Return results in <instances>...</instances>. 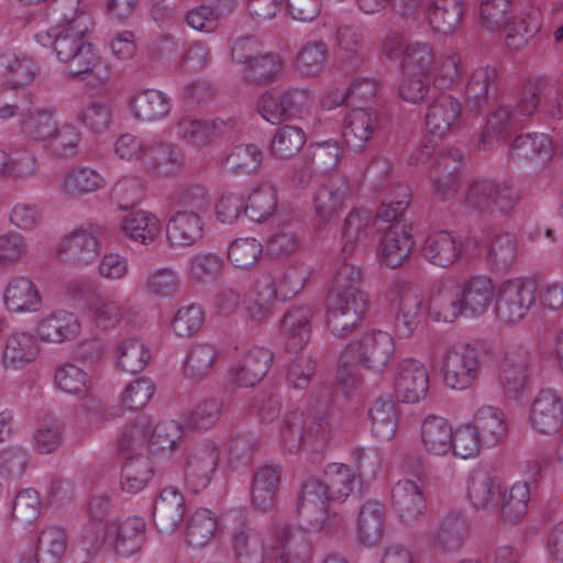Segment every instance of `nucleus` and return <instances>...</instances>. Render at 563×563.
I'll use <instances>...</instances> for the list:
<instances>
[{
    "mask_svg": "<svg viewBox=\"0 0 563 563\" xmlns=\"http://www.w3.org/2000/svg\"><path fill=\"white\" fill-rule=\"evenodd\" d=\"M462 112L461 102L444 92L432 95L426 113V124L432 135L445 136L457 124Z\"/></svg>",
    "mask_w": 563,
    "mask_h": 563,
    "instance_id": "aec40b11",
    "label": "nucleus"
},
{
    "mask_svg": "<svg viewBox=\"0 0 563 563\" xmlns=\"http://www.w3.org/2000/svg\"><path fill=\"white\" fill-rule=\"evenodd\" d=\"M468 532L466 516L461 510H449L438 521L434 544L443 552L456 551L464 544Z\"/></svg>",
    "mask_w": 563,
    "mask_h": 563,
    "instance_id": "a878e982",
    "label": "nucleus"
},
{
    "mask_svg": "<svg viewBox=\"0 0 563 563\" xmlns=\"http://www.w3.org/2000/svg\"><path fill=\"white\" fill-rule=\"evenodd\" d=\"M410 189L407 185L398 184L382 201V205L375 216L386 223L406 222L404 219L405 211L410 202ZM376 220H374L375 222Z\"/></svg>",
    "mask_w": 563,
    "mask_h": 563,
    "instance_id": "69168bd1",
    "label": "nucleus"
},
{
    "mask_svg": "<svg viewBox=\"0 0 563 563\" xmlns=\"http://www.w3.org/2000/svg\"><path fill=\"white\" fill-rule=\"evenodd\" d=\"M372 433L382 440H390L396 433L397 416L391 399L377 398L368 410Z\"/></svg>",
    "mask_w": 563,
    "mask_h": 563,
    "instance_id": "6e6d98bb",
    "label": "nucleus"
},
{
    "mask_svg": "<svg viewBox=\"0 0 563 563\" xmlns=\"http://www.w3.org/2000/svg\"><path fill=\"white\" fill-rule=\"evenodd\" d=\"M540 102V92L536 88L526 87L520 100L512 109L498 108L493 111L481 134L479 146L488 150L494 143L510 136L519 124L534 113Z\"/></svg>",
    "mask_w": 563,
    "mask_h": 563,
    "instance_id": "7ed1b4c3",
    "label": "nucleus"
},
{
    "mask_svg": "<svg viewBox=\"0 0 563 563\" xmlns=\"http://www.w3.org/2000/svg\"><path fill=\"white\" fill-rule=\"evenodd\" d=\"M284 62L278 54H258L244 67V79L253 84H269L282 75Z\"/></svg>",
    "mask_w": 563,
    "mask_h": 563,
    "instance_id": "5fc2aeb1",
    "label": "nucleus"
},
{
    "mask_svg": "<svg viewBox=\"0 0 563 563\" xmlns=\"http://www.w3.org/2000/svg\"><path fill=\"white\" fill-rule=\"evenodd\" d=\"M357 354L358 363L367 369L382 373L395 354L394 338L377 330L365 333L360 341L350 343L342 353V361Z\"/></svg>",
    "mask_w": 563,
    "mask_h": 563,
    "instance_id": "1a4fd4ad",
    "label": "nucleus"
},
{
    "mask_svg": "<svg viewBox=\"0 0 563 563\" xmlns=\"http://www.w3.org/2000/svg\"><path fill=\"white\" fill-rule=\"evenodd\" d=\"M530 352L521 345L509 346L499 364L498 379L504 395L518 399L529 388Z\"/></svg>",
    "mask_w": 563,
    "mask_h": 563,
    "instance_id": "9b49d317",
    "label": "nucleus"
},
{
    "mask_svg": "<svg viewBox=\"0 0 563 563\" xmlns=\"http://www.w3.org/2000/svg\"><path fill=\"white\" fill-rule=\"evenodd\" d=\"M306 424L307 418L301 410L286 413L280 427V444L286 452L292 454L303 448Z\"/></svg>",
    "mask_w": 563,
    "mask_h": 563,
    "instance_id": "052dcab7",
    "label": "nucleus"
},
{
    "mask_svg": "<svg viewBox=\"0 0 563 563\" xmlns=\"http://www.w3.org/2000/svg\"><path fill=\"white\" fill-rule=\"evenodd\" d=\"M517 258V241L509 233L496 235L488 246V262L494 269L508 271Z\"/></svg>",
    "mask_w": 563,
    "mask_h": 563,
    "instance_id": "774afa93",
    "label": "nucleus"
},
{
    "mask_svg": "<svg viewBox=\"0 0 563 563\" xmlns=\"http://www.w3.org/2000/svg\"><path fill=\"white\" fill-rule=\"evenodd\" d=\"M367 296L344 294L329 296L327 303V328L336 338L352 334L366 312Z\"/></svg>",
    "mask_w": 563,
    "mask_h": 563,
    "instance_id": "423d86ee",
    "label": "nucleus"
},
{
    "mask_svg": "<svg viewBox=\"0 0 563 563\" xmlns=\"http://www.w3.org/2000/svg\"><path fill=\"white\" fill-rule=\"evenodd\" d=\"M357 527L360 542L376 545L384 534V506L375 500L366 501L360 509Z\"/></svg>",
    "mask_w": 563,
    "mask_h": 563,
    "instance_id": "ea45409f",
    "label": "nucleus"
},
{
    "mask_svg": "<svg viewBox=\"0 0 563 563\" xmlns=\"http://www.w3.org/2000/svg\"><path fill=\"white\" fill-rule=\"evenodd\" d=\"M434 63V53L428 43H411L402 49L404 75L428 76Z\"/></svg>",
    "mask_w": 563,
    "mask_h": 563,
    "instance_id": "4d7b16f0",
    "label": "nucleus"
},
{
    "mask_svg": "<svg viewBox=\"0 0 563 563\" xmlns=\"http://www.w3.org/2000/svg\"><path fill=\"white\" fill-rule=\"evenodd\" d=\"M317 309L312 305L291 306L280 320V333L290 353L301 351L311 339L312 319Z\"/></svg>",
    "mask_w": 563,
    "mask_h": 563,
    "instance_id": "4468645a",
    "label": "nucleus"
},
{
    "mask_svg": "<svg viewBox=\"0 0 563 563\" xmlns=\"http://www.w3.org/2000/svg\"><path fill=\"white\" fill-rule=\"evenodd\" d=\"M54 111L48 109L36 110L24 114L21 120V132L30 140L47 143L49 136L56 131Z\"/></svg>",
    "mask_w": 563,
    "mask_h": 563,
    "instance_id": "bf43d9fd",
    "label": "nucleus"
},
{
    "mask_svg": "<svg viewBox=\"0 0 563 563\" xmlns=\"http://www.w3.org/2000/svg\"><path fill=\"white\" fill-rule=\"evenodd\" d=\"M280 473L279 465H263L255 472L252 482V504L258 511L267 512L273 509Z\"/></svg>",
    "mask_w": 563,
    "mask_h": 563,
    "instance_id": "7c9ffc66",
    "label": "nucleus"
},
{
    "mask_svg": "<svg viewBox=\"0 0 563 563\" xmlns=\"http://www.w3.org/2000/svg\"><path fill=\"white\" fill-rule=\"evenodd\" d=\"M67 548V536L59 527L44 528L35 547L36 563H59Z\"/></svg>",
    "mask_w": 563,
    "mask_h": 563,
    "instance_id": "de8ad7c7",
    "label": "nucleus"
},
{
    "mask_svg": "<svg viewBox=\"0 0 563 563\" xmlns=\"http://www.w3.org/2000/svg\"><path fill=\"white\" fill-rule=\"evenodd\" d=\"M40 352L35 336L29 333H15L7 339L3 349L5 367L21 368L33 362Z\"/></svg>",
    "mask_w": 563,
    "mask_h": 563,
    "instance_id": "c03bdc74",
    "label": "nucleus"
},
{
    "mask_svg": "<svg viewBox=\"0 0 563 563\" xmlns=\"http://www.w3.org/2000/svg\"><path fill=\"white\" fill-rule=\"evenodd\" d=\"M422 298L412 287H401L395 305L394 328L399 338H410L421 322Z\"/></svg>",
    "mask_w": 563,
    "mask_h": 563,
    "instance_id": "5701e85b",
    "label": "nucleus"
},
{
    "mask_svg": "<svg viewBox=\"0 0 563 563\" xmlns=\"http://www.w3.org/2000/svg\"><path fill=\"white\" fill-rule=\"evenodd\" d=\"M406 222H394L384 230L378 245L380 262L390 268L399 267L410 255L415 242Z\"/></svg>",
    "mask_w": 563,
    "mask_h": 563,
    "instance_id": "f3484780",
    "label": "nucleus"
},
{
    "mask_svg": "<svg viewBox=\"0 0 563 563\" xmlns=\"http://www.w3.org/2000/svg\"><path fill=\"white\" fill-rule=\"evenodd\" d=\"M263 161V152L255 144L235 146L223 162L225 168L236 175L252 174L258 169Z\"/></svg>",
    "mask_w": 563,
    "mask_h": 563,
    "instance_id": "680f3d73",
    "label": "nucleus"
},
{
    "mask_svg": "<svg viewBox=\"0 0 563 563\" xmlns=\"http://www.w3.org/2000/svg\"><path fill=\"white\" fill-rule=\"evenodd\" d=\"M103 232L104 230L100 225L92 223L74 230L60 243L59 257L63 262L75 265L92 263L100 254V236Z\"/></svg>",
    "mask_w": 563,
    "mask_h": 563,
    "instance_id": "f8f14e48",
    "label": "nucleus"
},
{
    "mask_svg": "<svg viewBox=\"0 0 563 563\" xmlns=\"http://www.w3.org/2000/svg\"><path fill=\"white\" fill-rule=\"evenodd\" d=\"M111 118V106L97 98H89L77 112V120L95 133L106 131L110 125Z\"/></svg>",
    "mask_w": 563,
    "mask_h": 563,
    "instance_id": "0e129e2a",
    "label": "nucleus"
},
{
    "mask_svg": "<svg viewBox=\"0 0 563 563\" xmlns=\"http://www.w3.org/2000/svg\"><path fill=\"white\" fill-rule=\"evenodd\" d=\"M349 186L344 176L332 173L325 176L314 195V209L322 223H330L342 209Z\"/></svg>",
    "mask_w": 563,
    "mask_h": 563,
    "instance_id": "4be33fe9",
    "label": "nucleus"
},
{
    "mask_svg": "<svg viewBox=\"0 0 563 563\" xmlns=\"http://www.w3.org/2000/svg\"><path fill=\"white\" fill-rule=\"evenodd\" d=\"M121 230L131 240L147 245L161 235L162 225L154 214L139 210L123 218Z\"/></svg>",
    "mask_w": 563,
    "mask_h": 563,
    "instance_id": "a19ab883",
    "label": "nucleus"
},
{
    "mask_svg": "<svg viewBox=\"0 0 563 563\" xmlns=\"http://www.w3.org/2000/svg\"><path fill=\"white\" fill-rule=\"evenodd\" d=\"M117 354L118 366L132 374L143 371L151 357L150 351L134 338L122 341L118 346Z\"/></svg>",
    "mask_w": 563,
    "mask_h": 563,
    "instance_id": "e2e57ef3",
    "label": "nucleus"
},
{
    "mask_svg": "<svg viewBox=\"0 0 563 563\" xmlns=\"http://www.w3.org/2000/svg\"><path fill=\"white\" fill-rule=\"evenodd\" d=\"M62 21L51 30L54 36L53 48L59 62L66 65L71 77L79 78L93 71L100 64L96 46L90 42L89 34L92 22L84 12H78L73 5L63 11L60 3L53 9Z\"/></svg>",
    "mask_w": 563,
    "mask_h": 563,
    "instance_id": "f03ea898",
    "label": "nucleus"
},
{
    "mask_svg": "<svg viewBox=\"0 0 563 563\" xmlns=\"http://www.w3.org/2000/svg\"><path fill=\"white\" fill-rule=\"evenodd\" d=\"M463 155L457 148L442 152L430 170L435 194L445 201L455 196L460 188V169Z\"/></svg>",
    "mask_w": 563,
    "mask_h": 563,
    "instance_id": "6ab92c4d",
    "label": "nucleus"
},
{
    "mask_svg": "<svg viewBox=\"0 0 563 563\" xmlns=\"http://www.w3.org/2000/svg\"><path fill=\"white\" fill-rule=\"evenodd\" d=\"M529 499L530 490L526 482L514 484L508 492L501 488L497 504L501 520L511 525L521 521L527 514Z\"/></svg>",
    "mask_w": 563,
    "mask_h": 563,
    "instance_id": "37998d69",
    "label": "nucleus"
},
{
    "mask_svg": "<svg viewBox=\"0 0 563 563\" xmlns=\"http://www.w3.org/2000/svg\"><path fill=\"white\" fill-rule=\"evenodd\" d=\"M109 499L96 498L90 504L92 520L89 521L82 529L80 537L78 538L76 545L85 552L88 558L96 555L103 545L108 542L111 537V523L98 518V509L107 507Z\"/></svg>",
    "mask_w": 563,
    "mask_h": 563,
    "instance_id": "393cba45",
    "label": "nucleus"
},
{
    "mask_svg": "<svg viewBox=\"0 0 563 563\" xmlns=\"http://www.w3.org/2000/svg\"><path fill=\"white\" fill-rule=\"evenodd\" d=\"M277 194L272 185L264 184L249 196L244 212L253 221H266L276 210Z\"/></svg>",
    "mask_w": 563,
    "mask_h": 563,
    "instance_id": "13d9d810",
    "label": "nucleus"
},
{
    "mask_svg": "<svg viewBox=\"0 0 563 563\" xmlns=\"http://www.w3.org/2000/svg\"><path fill=\"white\" fill-rule=\"evenodd\" d=\"M274 354L265 347H255L238 363L231 373L240 387H251L262 380L269 369Z\"/></svg>",
    "mask_w": 563,
    "mask_h": 563,
    "instance_id": "c756f323",
    "label": "nucleus"
},
{
    "mask_svg": "<svg viewBox=\"0 0 563 563\" xmlns=\"http://www.w3.org/2000/svg\"><path fill=\"white\" fill-rule=\"evenodd\" d=\"M309 92L305 89H273L264 92L257 101L258 113L273 124L300 118L308 107Z\"/></svg>",
    "mask_w": 563,
    "mask_h": 563,
    "instance_id": "39448f33",
    "label": "nucleus"
},
{
    "mask_svg": "<svg viewBox=\"0 0 563 563\" xmlns=\"http://www.w3.org/2000/svg\"><path fill=\"white\" fill-rule=\"evenodd\" d=\"M142 163L150 174L168 177L181 169L185 164V155L175 145L156 143L145 147Z\"/></svg>",
    "mask_w": 563,
    "mask_h": 563,
    "instance_id": "b1692460",
    "label": "nucleus"
},
{
    "mask_svg": "<svg viewBox=\"0 0 563 563\" xmlns=\"http://www.w3.org/2000/svg\"><path fill=\"white\" fill-rule=\"evenodd\" d=\"M132 111L143 121L159 120L170 111V100L162 91L146 89L133 98Z\"/></svg>",
    "mask_w": 563,
    "mask_h": 563,
    "instance_id": "09e8293b",
    "label": "nucleus"
},
{
    "mask_svg": "<svg viewBox=\"0 0 563 563\" xmlns=\"http://www.w3.org/2000/svg\"><path fill=\"white\" fill-rule=\"evenodd\" d=\"M533 280L510 279L501 284L496 298V314L505 323L520 321L536 302Z\"/></svg>",
    "mask_w": 563,
    "mask_h": 563,
    "instance_id": "9d476101",
    "label": "nucleus"
},
{
    "mask_svg": "<svg viewBox=\"0 0 563 563\" xmlns=\"http://www.w3.org/2000/svg\"><path fill=\"white\" fill-rule=\"evenodd\" d=\"M307 541L302 532L290 526H277L266 563H303Z\"/></svg>",
    "mask_w": 563,
    "mask_h": 563,
    "instance_id": "a211bd4d",
    "label": "nucleus"
},
{
    "mask_svg": "<svg viewBox=\"0 0 563 563\" xmlns=\"http://www.w3.org/2000/svg\"><path fill=\"white\" fill-rule=\"evenodd\" d=\"M203 218L195 212L176 211L168 220L167 240L172 245L190 246L202 238Z\"/></svg>",
    "mask_w": 563,
    "mask_h": 563,
    "instance_id": "c85d7f7f",
    "label": "nucleus"
},
{
    "mask_svg": "<svg viewBox=\"0 0 563 563\" xmlns=\"http://www.w3.org/2000/svg\"><path fill=\"white\" fill-rule=\"evenodd\" d=\"M217 531L216 516L209 509L199 508L187 520L185 538L190 547L203 548L216 537Z\"/></svg>",
    "mask_w": 563,
    "mask_h": 563,
    "instance_id": "49530a36",
    "label": "nucleus"
},
{
    "mask_svg": "<svg viewBox=\"0 0 563 563\" xmlns=\"http://www.w3.org/2000/svg\"><path fill=\"white\" fill-rule=\"evenodd\" d=\"M422 256L430 263L448 267L459 255L456 239L448 231L430 234L421 249Z\"/></svg>",
    "mask_w": 563,
    "mask_h": 563,
    "instance_id": "79ce46f5",
    "label": "nucleus"
},
{
    "mask_svg": "<svg viewBox=\"0 0 563 563\" xmlns=\"http://www.w3.org/2000/svg\"><path fill=\"white\" fill-rule=\"evenodd\" d=\"M111 537L118 554L133 555L146 541V522L140 517H130L120 523H111Z\"/></svg>",
    "mask_w": 563,
    "mask_h": 563,
    "instance_id": "cd10ccee",
    "label": "nucleus"
},
{
    "mask_svg": "<svg viewBox=\"0 0 563 563\" xmlns=\"http://www.w3.org/2000/svg\"><path fill=\"white\" fill-rule=\"evenodd\" d=\"M472 423L484 448L497 445L507 434L504 413L496 407L487 406L479 408Z\"/></svg>",
    "mask_w": 563,
    "mask_h": 563,
    "instance_id": "f704fd0d",
    "label": "nucleus"
},
{
    "mask_svg": "<svg viewBox=\"0 0 563 563\" xmlns=\"http://www.w3.org/2000/svg\"><path fill=\"white\" fill-rule=\"evenodd\" d=\"M483 353L464 344L449 350L443 360V378L448 387L457 390L470 388L479 374Z\"/></svg>",
    "mask_w": 563,
    "mask_h": 563,
    "instance_id": "6e6552de",
    "label": "nucleus"
},
{
    "mask_svg": "<svg viewBox=\"0 0 563 563\" xmlns=\"http://www.w3.org/2000/svg\"><path fill=\"white\" fill-rule=\"evenodd\" d=\"M452 427L448 420L437 416H429L421 426V439L431 454L444 455L452 448Z\"/></svg>",
    "mask_w": 563,
    "mask_h": 563,
    "instance_id": "a18cd8bd",
    "label": "nucleus"
},
{
    "mask_svg": "<svg viewBox=\"0 0 563 563\" xmlns=\"http://www.w3.org/2000/svg\"><path fill=\"white\" fill-rule=\"evenodd\" d=\"M235 563H264L260 536L246 523H241L233 536Z\"/></svg>",
    "mask_w": 563,
    "mask_h": 563,
    "instance_id": "8fccbe9b",
    "label": "nucleus"
},
{
    "mask_svg": "<svg viewBox=\"0 0 563 563\" xmlns=\"http://www.w3.org/2000/svg\"><path fill=\"white\" fill-rule=\"evenodd\" d=\"M530 421L539 433H556L563 424V400L553 389H541L530 409Z\"/></svg>",
    "mask_w": 563,
    "mask_h": 563,
    "instance_id": "dca6fc26",
    "label": "nucleus"
},
{
    "mask_svg": "<svg viewBox=\"0 0 563 563\" xmlns=\"http://www.w3.org/2000/svg\"><path fill=\"white\" fill-rule=\"evenodd\" d=\"M499 90L498 70L493 66L476 68L467 82V107L471 112L481 114L495 100Z\"/></svg>",
    "mask_w": 563,
    "mask_h": 563,
    "instance_id": "412c9836",
    "label": "nucleus"
},
{
    "mask_svg": "<svg viewBox=\"0 0 563 563\" xmlns=\"http://www.w3.org/2000/svg\"><path fill=\"white\" fill-rule=\"evenodd\" d=\"M154 475L152 461L142 453L126 457L121 467L120 484L124 492L136 494L141 492Z\"/></svg>",
    "mask_w": 563,
    "mask_h": 563,
    "instance_id": "4c0bfd02",
    "label": "nucleus"
},
{
    "mask_svg": "<svg viewBox=\"0 0 563 563\" xmlns=\"http://www.w3.org/2000/svg\"><path fill=\"white\" fill-rule=\"evenodd\" d=\"M466 316L483 314L494 298V285L489 277L473 276L459 288Z\"/></svg>",
    "mask_w": 563,
    "mask_h": 563,
    "instance_id": "473e14b6",
    "label": "nucleus"
},
{
    "mask_svg": "<svg viewBox=\"0 0 563 563\" xmlns=\"http://www.w3.org/2000/svg\"><path fill=\"white\" fill-rule=\"evenodd\" d=\"M307 137L299 126L285 124L278 128L271 141V154L279 161L294 157L306 144Z\"/></svg>",
    "mask_w": 563,
    "mask_h": 563,
    "instance_id": "3c124183",
    "label": "nucleus"
},
{
    "mask_svg": "<svg viewBox=\"0 0 563 563\" xmlns=\"http://www.w3.org/2000/svg\"><path fill=\"white\" fill-rule=\"evenodd\" d=\"M4 305L14 312L36 311L41 305V296L30 278L15 277L5 288Z\"/></svg>",
    "mask_w": 563,
    "mask_h": 563,
    "instance_id": "e433bc0d",
    "label": "nucleus"
},
{
    "mask_svg": "<svg viewBox=\"0 0 563 563\" xmlns=\"http://www.w3.org/2000/svg\"><path fill=\"white\" fill-rule=\"evenodd\" d=\"M303 448L324 452L332 440V426L328 413L316 415L307 421Z\"/></svg>",
    "mask_w": 563,
    "mask_h": 563,
    "instance_id": "338daca9",
    "label": "nucleus"
},
{
    "mask_svg": "<svg viewBox=\"0 0 563 563\" xmlns=\"http://www.w3.org/2000/svg\"><path fill=\"white\" fill-rule=\"evenodd\" d=\"M391 506L404 523L416 522L427 509L423 486L415 479L398 481L391 489Z\"/></svg>",
    "mask_w": 563,
    "mask_h": 563,
    "instance_id": "2eb2a0df",
    "label": "nucleus"
},
{
    "mask_svg": "<svg viewBox=\"0 0 563 563\" xmlns=\"http://www.w3.org/2000/svg\"><path fill=\"white\" fill-rule=\"evenodd\" d=\"M220 459V449L213 440L206 439L186 450L184 474L195 493L205 489L211 482Z\"/></svg>",
    "mask_w": 563,
    "mask_h": 563,
    "instance_id": "0eeeda50",
    "label": "nucleus"
},
{
    "mask_svg": "<svg viewBox=\"0 0 563 563\" xmlns=\"http://www.w3.org/2000/svg\"><path fill=\"white\" fill-rule=\"evenodd\" d=\"M510 154L517 159L547 161L552 154V141L547 134H521L512 142Z\"/></svg>",
    "mask_w": 563,
    "mask_h": 563,
    "instance_id": "603ef678",
    "label": "nucleus"
},
{
    "mask_svg": "<svg viewBox=\"0 0 563 563\" xmlns=\"http://www.w3.org/2000/svg\"><path fill=\"white\" fill-rule=\"evenodd\" d=\"M184 496L173 487L161 490L153 506V520L161 531L174 532L184 518Z\"/></svg>",
    "mask_w": 563,
    "mask_h": 563,
    "instance_id": "bb28decb",
    "label": "nucleus"
},
{
    "mask_svg": "<svg viewBox=\"0 0 563 563\" xmlns=\"http://www.w3.org/2000/svg\"><path fill=\"white\" fill-rule=\"evenodd\" d=\"M371 221L368 210L354 209L350 212L342 229V252L345 258L352 255L358 242L365 243L368 240L367 230L372 228Z\"/></svg>",
    "mask_w": 563,
    "mask_h": 563,
    "instance_id": "864d4df0",
    "label": "nucleus"
},
{
    "mask_svg": "<svg viewBox=\"0 0 563 563\" xmlns=\"http://www.w3.org/2000/svg\"><path fill=\"white\" fill-rule=\"evenodd\" d=\"M378 126L376 112L353 109L343 129L344 142L350 148L358 151L373 137Z\"/></svg>",
    "mask_w": 563,
    "mask_h": 563,
    "instance_id": "2f4dec72",
    "label": "nucleus"
},
{
    "mask_svg": "<svg viewBox=\"0 0 563 563\" xmlns=\"http://www.w3.org/2000/svg\"><path fill=\"white\" fill-rule=\"evenodd\" d=\"M355 473L341 463L329 464L323 477L311 476L300 487L296 512L314 529L332 528L330 503H343L353 490Z\"/></svg>",
    "mask_w": 563,
    "mask_h": 563,
    "instance_id": "f257e3e1",
    "label": "nucleus"
},
{
    "mask_svg": "<svg viewBox=\"0 0 563 563\" xmlns=\"http://www.w3.org/2000/svg\"><path fill=\"white\" fill-rule=\"evenodd\" d=\"M519 200V190L508 181L477 179L468 187L465 205L483 214H509Z\"/></svg>",
    "mask_w": 563,
    "mask_h": 563,
    "instance_id": "20e7f679",
    "label": "nucleus"
},
{
    "mask_svg": "<svg viewBox=\"0 0 563 563\" xmlns=\"http://www.w3.org/2000/svg\"><path fill=\"white\" fill-rule=\"evenodd\" d=\"M80 331L77 317L66 310L52 312L37 324V333L44 341L62 343L73 340Z\"/></svg>",
    "mask_w": 563,
    "mask_h": 563,
    "instance_id": "72a5a7b5",
    "label": "nucleus"
},
{
    "mask_svg": "<svg viewBox=\"0 0 563 563\" xmlns=\"http://www.w3.org/2000/svg\"><path fill=\"white\" fill-rule=\"evenodd\" d=\"M468 498L477 510L497 506L501 495V482L485 471L472 474L467 486Z\"/></svg>",
    "mask_w": 563,
    "mask_h": 563,
    "instance_id": "c9c22d12",
    "label": "nucleus"
},
{
    "mask_svg": "<svg viewBox=\"0 0 563 563\" xmlns=\"http://www.w3.org/2000/svg\"><path fill=\"white\" fill-rule=\"evenodd\" d=\"M428 389L429 374L422 363L413 358L399 362L394 378V390L398 401L418 402L426 397Z\"/></svg>",
    "mask_w": 563,
    "mask_h": 563,
    "instance_id": "ddd939ff",
    "label": "nucleus"
},
{
    "mask_svg": "<svg viewBox=\"0 0 563 563\" xmlns=\"http://www.w3.org/2000/svg\"><path fill=\"white\" fill-rule=\"evenodd\" d=\"M462 14V0H430L428 21L439 34H451L460 24Z\"/></svg>",
    "mask_w": 563,
    "mask_h": 563,
    "instance_id": "58836bf2",
    "label": "nucleus"
}]
</instances>
